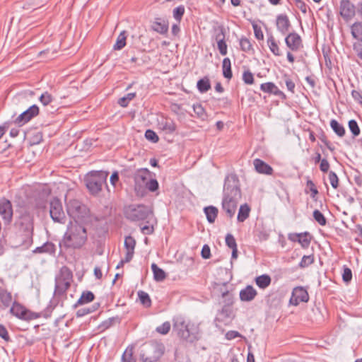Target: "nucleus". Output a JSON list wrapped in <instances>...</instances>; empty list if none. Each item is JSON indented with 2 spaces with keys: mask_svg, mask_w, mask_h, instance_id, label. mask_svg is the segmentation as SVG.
<instances>
[{
  "mask_svg": "<svg viewBox=\"0 0 362 362\" xmlns=\"http://www.w3.org/2000/svg\"><path fill=\"white\" fill-rule=\"evenodd\" d=\"M34 214L28 209L16 210L13 224V235L11 237L16 246L30 245L34 235Z\"/></svg>",
  "mask_w": 362,
  "mask_h": 362,
  "instance_id": "obj_1",
  "label": "nucleus"
},
{
  "mask_svg": "<svg viewBox=\"0 0 362 362\" xmlns=\"http://www.w3.org/2000/svg\"><path fill=\"white\" fill-rule=\"evenodd\" d=\"M241 198L242 192L238 175L235 173L227 175L224 180L221 207L228 218L234 216Z\"/></svg>",
  "mask_w": 362,
  "mask_h": 362,
  "instance_id": "obj_2",
  "label": "nucleus"
},
{
  "mask_svg": "<svg viewBox=\"0 0 362 362\" xmlns=\"http://www.w3.org/2000/svg\"><path fill=\"white\" fill-rule=\"evenodd\" d=\"M73 281V273L71 269L64 266L60 269L59 274L55 277V285L54 291V305H49L45 310L43 317L45 318L51 316V313L53 309L57 306L59 301H62L66 298V292L71 286Z\"/></svg>",
  "mask_w": 362,
  "mask_h": 362,
  "instance_id": "obj_3",
  "label": "nucleus"
},
{
  "mask_svg": "<svg viewBox=\"0 0 362 362\" xmlns=\"http://www.w3.org/2000/svg\"><path fill=\"white\" fill-rule=\"evenodd\" d=\"M88 240L87 230L85 226L77 221H70L66 230L59 242V246L65 249H81Z\"/></svg>",
  "mask_w": 362,
  "mask_h": 362,
  "instance_id": "obj_4",
  "label": "nucleus"
},
{
  "mask_svg": "<svg viewBox=\"0 0 362 362\" xmlns=\"http://www.w3.org/2000/svg\"><path fill=\"white\" fill-rule=\"evenodd\" d=\"M173 328L180 338L187 342L193 343L199 338L197 327L181 315L173 317Z\"/></svg>",
  "mask_w": 362,
  "mask_h": 362,
  "instance_id": "obj_5",
  "label": "nucleus"
},
{
  "mask_svg": "<svg viewBox=\"0 0 362 362\" xmlns=\"http://www.w3.org/2000/svg\"><path fill=\"white\" fill-rule=\"evenodd\" d=\"M108 175L109 172L103 170H93L86 175L84 182L92 195H98L102 191L103 185L107 187Z\"/></svg>",
  "mask_w": 362,
  "mask_h": 362,
  "instance_id": "obj_6",
  "label": "nucleus"
},
{
  "mask_svg": "<svg viewBox=\"0 0 362 362\" xmlns=\"http://www.w3.org/2000/svg\"><path fill=\"white\" fill-rule=\"evenodd\" d=\"M125 217L132 222L145 221L150 223L153 216V210L144 204H130L124 209Z\"/></svg>",
  "mask_w": 362,
  "mask_h": 362,
  "instance_id": "obj_7",
  "label": "nucleus"
},
{
  "mask_svg": "<svg viewBox=\"0 0 362 362\" xmlns=\"http://www.w3.org/2000/svg\"><path fill=\"white\" fill-rule=\"evenodd\" d=\"M164 346L158 342L149 343L144 347L140 354L143 362H158L164 354Z\"/></svg>",
  "mask_w": 362,
  "mask_h": 362,
  "instance_id": "obj_8",
  "label": "nucleus"
},
{
  "mask_svg": "<svg viewBox=\"0 0 362 362\" xmlns=\"http://www.w3.org/2000/svg\"><path fill=\"white\" fill-rule=\"evenodd\" d=\"M9 308L10 314L21 320L30 321L41 317L40 313L31 311L16 300Z\"/></svg>",
  "mask_w": 362,
  "mask_h": 362,
  "instance_id": "obj_9",
  "label": "nucleus"
},
{
  "mask_svg": "<svg viewBox=\"0 0 362 362\" xmlns=\"http://www.w3.org/2000/svg\"><path fill=\"white\" fill-rule=\"evenodd\" d=\"M49 215L54 222L64 223L66 215L63 209L61 200L57 197H53L49 201Z\"/></svg>",
  "mask_w": 362,
  "mask_h": 362,
  "instance_id": "obj_10",
  "label": "nucleus"
},
{
  "mask_svg": "<svg viewBox=\"0 0 362 362\" xmlns=\"http://www.w3.org/2000/svg\"><path fill=\"white\" fill-rule=\"evenodd\" d=\"M66 211L68 215L77 221L84 217L86 214V206L77 199H70L66 204Z\"/></svg>",
  "mask_w": 362,
  "mask_h": 362,
  "instance_id": "obj_11",
  "label": "nucleus"
},
{
  "mask_svg": "<svg viewBox=\"0 0 362 362\" xmlns=\"http://www.w3.org/2000/svg\"><path fill=\"white\" fill-rule=\"evenodd\" d=\"M0 216L5 226L11 223L13 217V205L11 202L5 197L0 199Z\"/></svg>",
  "mask_w": 362,
  "mask_h": 362,
  "instance_id": "obj_12",
  "label": "nucleus"
},
{
  "mask_svg": "<svg viewBox=\"0 0 362 362\" xmlns=\"http://www.w3.org/2000/svg\"><path fill=\"white\" fill-rule=\"evenodd\" d=\"M40 114V109L37 105H33L29 107L26 110L20 114L13 121L19 127L23 126L33 118Z\"/></svg>",
  "mask_w": 362,
  "mask_h": 362,
  "instance_id": "obj_13",
  "label": "nucleus"
},
{
  "mask_svg": "<svg viewBox=\"0 0 362 362\" xmlns=\"http://www.w3.org/2000/svg\"><path fill=\"white\" fill-rule=\"evenodd\" d=\"M286 35L285 43L290 51L296 52L303 47L302 38L296 32H290Z\"/></svg>",
  "mask_w": 362,
  "mask_h": 362,
  "instance_id": "obj_14",
  "label": "nucleus"
},
{
  "mask_svg": "<svg viewBox=\"0 0 362 362\" xmlns=\"http://www.w3.org/2000/svg\"><path fill=\"white\" fill-rule=\"evenodd\" d=\"M309 300V295L308 291L303 286H296L293 289L290 304L297 306L300 303H307Z\"/></svg>",
  "mask_w": 362,
  "mask_h": 362,
  "instance_id": "obj_15",
  "label": "nucleus"
},
{
  "mask_svg": "<svg viewBox=\"0 0 362 362\" xmlns=\"http://www.w3.org/2000/svg\"><path fill=\"white\" fill-rule=\"evenodd\" d=\"M340 15L346 21L351 20L356 14V7L350 0H341Z\"/></svg>",
  "mask_w": 362,
  "mask_h": 362,
  "instance_id": "obj_16",
  "label": "nucleus"
},
{
  "mask_svg": "<svg viewBox=\"0 0 362 362\" xmlns=\"http://www.w3.org/2000/svg\"><path fill=\"white\" fill-rule=\"evenodd\" d=\"M158 129L165 136H171L176 130L177 126L170 118H162L158 124Z\"/></svg>",
  "mask_w": 362,
  "mask_h": 362,
  "instance_id": "obj_17",
  "label": "nucleus"
},
{
  "mask_svg": "<svg viewBox=\"0 0 362 362\" xmlns=\"http://www.w3.org/2000/svg\"><path fill=\"white\" fill-rule=\"evenodd\" d=\"M276 26L277 30L283 35L289 33L291 28V23L286 14H279L276 18Z\"/></svg>",
  "mask_w": 362,
  "mask_h": 362,
  "instance_id": "obj_18",
  "label": "nucleus"
},
{
  "mask_svg": "<svg viewBox=\"0 0 362 362\" xmlns=\"http://www.w3.org/2000/svg\"><path fill=\"white\" fill-rule=\"evenodd\" d=\"M235 315L233 308H227L222 306L221 309L218 310L215 321L223 325H228L234 318Z\"/></svg>",
  "mask_w": 362,
  "mask_h": 362,
  "instance_id": "obj_19",
  "label": "nucleus"
},
{
  "mask_svg": "<svg viewBox=\"0 0 362 362\" xmlns=\"http://www.w3.org/2000/svg\"><path fill=\"white\" fill-rule=\"evenodd\" d=\"M13 296L6 288L0 286V310H5L13 303Z\"/></svg>",
  "mask_w": 362,
  "mask_h": 362,
  "instance_id": "obj_20",
  "label": "nucleus"
},
{
  "mask_svg": "<svg viewBox=\"0 0 362 362\" xmlns=\"http://www.w3.org/2000/svg\"><path fill=\"white\" fill-rule=\"evenodd\" d=\"M151 28L160 35H166L169 28L168 21L163 18H156Z\"/></svg>",
  "mask_w": 362,
  "mask_h": 362,
  "instance_id": "obj_21",
  "label": "nucleus"
},
{
  "mask_svg": "<svg viewBox=\"0 0 362 362\" xmlns=\"http://www.w3.org/2000/svg\"><path fill=\"white\" fill-rule=\"evenodd\" d=\"M260 90L264 93L273 94L280 97L281 99H286V96L284 92L280 90L279 88L273 82H267L260 85Z\"/></svg>",
  "mask_w": 362,
  "mask_h": 362,
  "instance_id": "obj_22",
  "label": "nucleus"
},
{
  "mask_svg": "<svg viewBox=\"0 0 362 362\" xmlns=\"http://www.w3.org/2000/svg\"><path fill=\"white\" fill-rule=\"evenodd\" d=\"M353 26H351V33L353 37L358 41L353 45L354 50L356 52L357 56L362 60V32Z\"/></svg>",
  "mask_w": 362,
  "mask_h": 362,
  "instance_id": "obj_23",
  "label": "nucleus"
},
{
  "mask_svg": "<svg viewBox=\"0 0 362 362\" xmlns=\"http://www.w3.org/2000/svg\"><path fill=\"white\" fill-rule=\"evenodd\" d=\"M257 296V291L251 285H247L245 288L240 290L239 293L240 299L243 302H250L253 300Z\"/></svg>",
  "mask_w": 362,
  "mask_h": 362,
  "instance_id": "obj_24",
  "label": "nucleus"
},
{
  "mask_svg": "<svg viewBox=\"0 0 362 362\" xmlns=\"http://www.w3.org/2000/svg\"><path fill=\"white\" fill-rule=\"evenodd\" d=\"M124 245L127 251L125 254V261H131L134 254L136 240L132 236L128 235L124 239Z\"/></svg>",
  "mask_w": 362,
  "mask_h": 362,
  "instance_id": "obj_25",
  "label": "nucleus"
},
{
  "mask_svg": "<svg viewBox=\"0 0 362 362\" xmlns=\"http://www.w3.org/2000/svg\"><path fill=\"white\" fill-rule=\"evenodd\" d=\"M253 164L256 171L260 174L271 175L274 172L273 168L269 164L259 158L255 159Z\"/></svg>",
  "mask_w": 362,
  "mask_h": 362,
  "instance_id": "obj_26",
  "label": "nucleus"
},
{
  "mask_svg": "<svg viewBox=\"0 0 362 362\" xmlns=\"http://www.w3.org/2000/svg\"><path fill=\"white\" fill-rule=\"evenodd\" d=\"M152 174L147 168H139L136 171L134 179L136 184L141 182L146 185V182L148 181V180L151 177Z\"/></svg>",
  "mask_w": 362,
  "mask_h": 362,
  "instance_id": "obj_27",
  "label": "nucleus"
},
{
  "mask_svg": "<svg viewBox=\"0 0 362 362\" xmlns=\"http://www.w3.org/2000/svg\"><path fill=\"white\" fill-rule=\"evenodd\" d=\"M228 282L218 283L213 282L211 284V293L216 296L223 297L227 296V293L230 292L227 288Z\"/></svg>",
  "mask_w": 362,
  "mask_h": 362,
  "instance_id": "obj_28",
  "label": "nucleus"
},
{
  "mask_svg": "<svg viewBox=\"0 0 362 362\" xmlns=\"http://www.w3.org/2000/svg\"><path fill=\"white\" fill-rule=\"evenodd\" d=\"M33 252V253H47L50 255H54L56 246L53 243L47 241L42 246L37 247Z\"/></svg>",
  "mask_w": 362,
  "mask_h": 362,
  "instance_id": "obj_29",
  "label": "nucleus"
},
{
  "mask_svg": "<svg viewBox=\"0 0 362 362\" xmlns=\"http://www.w3.org/2000/svg\"><path fill=\"white\" fill-rule=\"evenodd\" d=\"M95 299L94 293L90 291H84L82 292L77 302L74 305V308L90 303Z\"/></svg>",
  "mask_w": 362,
  "mask_h": 362,
  "instance_id": "obj_30",
  "label": "nucleus"
},
{
  "mask_svg": "<svg viewBox=\"0 0 362 362\" xmlns=\"http://www.w3.org/2000/svg\"><path fill=\"white\" fill-rule=\"evenodd\" d=\"M120 322L121 318L119 316L109 317L100 324L98 329H100L101 332H103L111 327L115 324H119Z\"/></svg>",
  "mask_w": 362,
  "mask_h": 362,
  "instance_id": "obj_31",
  "label": "nucleus"
},
{
  "mask_svg": "<svg viewBox=\"0 0 362 362\" xmlns=\"http://www.w3.org/2000/svg\"><path fill=\"white\" fill-rule=\"evenodd\" d=\"M222 71L224 78L230 80L233 77V72L231 69V62L228 57H226L222 62Z\"/></svg>",
  "mask_w": 362,
  "mask_h": 362,
  "instance_id": "obj_32",
  "label": "nucleus"
},
{
  "mask_svg": "<svg viewBox=\"0 0 362 362\" xmlns=\"http://www.w3.org/2000/svg\"><path fill=\"white\" fill-rule=\"evenodd\" d=\"M204 214L206 216L207 221L210 223H214L218 213V210L216 206H209L204 209Z\"/></svg>",
  "mask_w": 362,
  "mask_h": 362,
  "instance_id": "obj_33",
  "label": "nucleus"
},
{
  "mask_svg": "<svg viewBox=\"0 0 362 362\" xmlns=\"http://www.w3.org/2000/svg\"><path fill=\"white\" fill-rule=\"evenodd\" d=\"M240 49L248 54H254L255 49L250 39L246 37H241L240 39Z\"/></svg>",
  "mask_w": 362,
  "mask_h": 362,
  "instance_id": "obj_34",
  "label": "nucleus"
},
{
  "mask_svg": "<svg viewBox=\"0 0 362 362\" xmlns=\"http://www.w3.org/2000/svg\"><path fill=\"white\" fill-rule=\"evenodd\" d=\"M267 45L269 46L270 51L276 57H279L281 55V52L277 44V42L276 41L274 37L272 34L268 36Z\"/></svg>",
  "mask_w": 362,
  "mask_h": 362,
  "instance_id": "obj_35",
  "label": "nucleus"
},
{
  "mask_svg": "<svg viewBox=\"0 0 362 362\" xmlns=\"http://www.w3.org/2000/svg\"><path fill=\"white\" fill-rule=\"evenodd\" d=\"M330 127L333 132L339 136L343 137L346 134V130L344 127L340 124L337 120L332 119L330 121Z\"/></svg>",
  "mask_w": 362,
  "mask_h": 362,
  "instance_id": "obj_36",
  "label": "nucleus"
},
{
  "mask_svg": "<svg viewBox=\"0 0 362 362\" xmlns=\"http://www.w3.org/2000/svg\"><path fill=\"white\" fill-rule=\"evenodd\" d=\"M151 270L153 274V279L156 281H163L166 278V274L163 269L160 268L156 263L151 264Z\"/></svg>",
  "mask_w": 362,
  "mask_h": 362,
  "instance_id": "obj_37",
  "label": "nucleus"
},
{
  "mask_svg": "<svg viewBox=\"0 0 362 362\" xmlns=\"http://www.w3.org/2000/svg\"><path fill=\"white\" fill-rule=\"evenodd\" d=\"M255 281L259 288L264 289L270 285L272 279L268 274H262L257 276Z\"/></svg>",
  "mask_w": 362,
  "mask_h": 362,
  "instance_id": "obj_38",
  "label": "nucleus"
},
{
  "mask_svg": "<svg viewBox=\"0 0 362 362\" xmlns=\"http://www.w3.org/2000/svg\"><path fill=\"white\" fill-rule=\"evenodd\" d=\"M250 207L247 204L240 205L237 220L238 222H244L250 216Z\"/></svg>",
  "mask_w": 362,
  "mask_h": 362,
  "instance_id": "obj_39",
  "label": "nucleus"
},
{
  "mask_svg": "<svg viewBox=\"0 0 362 362\" xmlns=\"http://www.w3.org/2000/svg\"><path fill=\"white\" fill-rule=\"evenodd\" d=\"M197 88L202 93L207 92L211 88L209 78L207 76H204L199 79L197 83Z\"/></svg>",
  "mask_w": 362,
  "mask_h": 362,
  "instance_id": "obj_40",
  "label": "nucleus"
},
{
  "mask_svg": "<svg viewBox=\"0 0 362 362\" xmlns=\"http://www.w3.org/2000/svg\"><path fill=\"white\" fill-rule=\"evenodd\" d=\"M100 305V304L99 303H95L88 308L78 309L76 311V316L77 317H82L88 314L92 313L96 311L99 308Z\"/></svg>",
  "mask_w": 362,
  "mask_h": 362,
  "instance_id": "obj_41",
  "label": "nucleus"
},
{
  "mask_svg": "<svg viewBox=\"0 0 362 362\" xmlns=\"http://www.w3.org/2000/svg\"><path fill=\"white\" fill-rule=\"evenodd\" d=\"M126 40H127V32L122 31L119 33L118 35L116 42L113 46V49L115 50H121L122 48H124L126 45Z\"/></svg>",
  "mask_w": 362,
  "mask_h": 362,
  "instance_id": "obj_42",
  "label": "nucleus"
},
{
  "mask_svg": "<svg viewBox=\"0 0 362 362\" xmlns=\"http://www.w3.org/2000/svg\"><path fill=\"white\" fill-rule=\"evenodd\" d=\"M136 357L134 356V347L128 346L122 356V362H136Z\"/></svg>",
  "mask_w": 362,
  "mask_h": 362,
  "instance_id": "obj_43",
  "label": "nucleus"
},
{
  "mask_svg": "<svg viewBox=\"0 0 362 362\" xmlns=\"http://www.w3.org/2000/svg\"><path fill=\"white\" fill-rule=\"evenodd\" d=\"M300 237L299 238L298 243L300 244L303 249L308 248L312 240L311 235L308 232L300 233Z\"/></svg>",
  "mask_w": 362,
  "mask_h": 362,
  "instance_id": "obj_44",
  "label": "nucleus"
},
{
  "mask_svg": "<svg viewBox=\"0 0 362 362\" xmlns=\"http://www.w3.org/2000/svg\"><path fill=\"white\" fill-rule=\"evenodd\" d=\"M138 296H139L140 303L143 305L144 307L148 308L151 306L152 302H151V298L146 292H145L144 291H139Z\"/></svg>",
  "mask_w": 362,
  "mask_h": 362,
  "instance_id": "obj_45",
  "label": "nucleus"
},
{
  "mask_svg": "<svg viewBox=\"0 0 362 362\" xmlns=\"http://www.w3.org/2000/svg\"><path fill=\"white\" fill-rule=\"evenodd\" d=\"M214 30L216 42H218L219 40H226V30L223 25H220L214 28Z\"/></svg>",
  "mask_w": 362,
  "mask_h": 362,
  "instance_id": "obj_46",
  "label": "nucleus"
},
{
  "mask_svg": "<svg viewBox=\"0 0 362 362\" xmlns=\"http://www.w3.org/2000/svg\"><path fill=\"white\" fill-rule=\"evenodd\" d=\"M39 100L43 105L44 107L50 105L54 102V98L47 91L44 92L41 94L39 98Z\"/></svg>",
  "mask_w": 362,
  "mask_h": 362,
  "instance_id": "obj_47",
  "label": "nucleus"
},
{
  "mask_svg": "<svg viewBox=\"0 0 362 362\" xmlns=\"http://www.w3.org/2000/svg\"><path fill=\"white\" fill-rule=\"evenodd\" d=\"M315 262L314 255H304L303 256L300 262L298 264V267L300 269H304L313 264Z\"/></svg>",
  "mask_w": 362,
  "mask_h": 362,
  "instance_id": "obj_48",
  "label": "nucleus"
},
{
  "mask_svg": "<svg viewBox=\"0 0 362 362\" xmlns=\"http://www.w3.org/2000/svg\"><path fill=\"white\" fill-rule=\"evenodd\" d=\"M193 110H194V113L202 120H206L207 119V115L205 111V109L203 107V106L201 104L197 103V104L193 105Z\"/></svg>",
  "mask_w": 362,
  "mask_h": 362,
  "instance_id": "obj_49",
  "label": "nucleus"
},
{
  "mask_svg": "<svg viewBox=\"0 0 362 362\" xmlns=\"http://www.w3.org/2000/svg\"><path fill=\"white\" fill-rule=\"evenodd\" d=\"M348 126L350 132L352 134L353 138L359 136L361 130L357 122L355 119H351L348 122Z\"/></svg>",
  "mask_w": 362,
  "mask_h": 362,
  "instance_id": "obj_50",
  "label": "nucleus"
},
{
  "mask_svg": "<svg viewBox=\"0 0 362 362\" xmlns=\"http://www.w3.org/2000/svg\"><path fill=\"white\" fill-rule=\"evenodd\" d=\"M309 189L311 192L310 197L313 199H316V196L318 194L319 192L313 182V180L308 179L306 182V189H305V193H308L307 189Z\"/></svg>",
  "mask_w": 362,
  "mask_h": 362,
  "instance_id": "obj_51",
  "label": "nucleus"
},
{
  "mask_svg": "<svg viewBox=\"0 0 362 362\" xmlns=\"http://www.w3.org/2000/svg\"><path fill=\"white\" fill-rule=\"evenodd\" d=\"M136 97V93H129L121 98L118 100V104L122 107H126L128 106L129 102L132 100Z\"/></svg>",
  "mask_w": 362,
  "mask_h": 362,
  "instance_id": "obj_52",
  "label": "nucleus"
},
{
  "mask_svg": "<svg viewBox=\"0 0 362 362\" xmlns=\"http://www.w3.org/2000/svg\"><path fill=\"white\" fill-rule=\"evenodd\" d=\"M313 215L315 221L317 222L320 226H324L327 224V218L324 214L318 209L314 210Z\"/></svg>",
  "mask_w": 362,
  "mask_h": 362,
  "instance_id": "obj_53",
  "label": "nucleus"
},
{
  "mask_svg": "<svg viewBox=\"0 0 362 362\" xmlns=\"http://www.w3.org/2000/svg\"><path fill=\"white\" fill-rule=\"evenodd\" d=\"M146 188L151 192H155L159 189V184L156 179L151 177L145 185Z\"/></svg>",
  "mask_w": 362,
  "mask_h": 362,
  "instance_id": "obj_54",
  "label": "nucleus"
},
{
  "mask_svg": "<svg viewBox=\"0 0 362 362\" xmlns=\"http://www.w3.org/2000/svg\"><path fill=\"white\" fill-rule=\"evenodd\" d=\"M223 298V306L227 308H233L234 304V296L231 292H228L227 296L221 297Z\"/></svg>",
  "mask_w": 362,
  "mask_h": 362,
  "instance_id": "obj_55",
  "label": "nucleus"
},
{
  "mask_svg": "<svg viewBox=\"0 0 362 362\" xmlns=\"http://www.w3.org/2000/svg\"><path fill=\"white\" fill-rule=\"evenodd\" d=\"M185 13V6L182 5L178 6L173 9V17L177 21H180Z\"/></svg>",
  "mask_w": 362,
  "mask_h": 362,
  "instance_id": "obj_56",
  "label": "nucleus"
},
{
  "mask_svg": "<svg viewBox=\"0 0 362 362\" xmlns=\"http://www.w3.org/2000/svg\"><path fill=\"white\" fill-rule=\"evenodd\" d=\"M243 81L247 85L254 83L253 74L250 70L245 71L243 74Z\"/></svg>",
  "mask_w": 362,
  "mask_h": 362,
  "instance_id": "obj_57",
  "label": "nucleus"
},
{
  "mask_svg": "<svg viewBox=\"0 0 362 362\" xmlns=\"http://www.w3.org/2000/svg\"><path fill=\"white\" fill-rule=\"evenodd\" d=\"M328 177L332 187L334 189H337L339 187V177L337 174L333 171H329Z\"/></svg>",
  "mask_w": 362,
  "mask_h": 362,
  "instance_id": "obj_58",
  "label": "nucleus"
},
{
  "mask_svg": "<svg viewBox=\"0 0 362 362\" xmlns=\"http://www.w3.org/2000/svg\"><path fill=\"white\" fill-rule=\"evenodd\" d=\"M145 137L147 140L153 142V143H157L159 140V138L156 133L151 130V129H147L145 132Z\"/></svg>",
  "mask_w": 362,
  "mask_h": 362,
  "instance_id": "obj_59",
  "label": "nucleus"
},
{
  "mask_svg": "<svg viewBox=\"0 0 362 362\" xmlns=\"http://www.w3.org/2000/svg\"><path fill=\"white\" fill-rule=\"evenodd\" d=\"M216 43L219 53L223 56L226 55L228 53V45L226 40H219Z\"/></svg>",
  "mask_w": 362,
  "mask_h": 362,
  "instance_id": "obj_60",
  "label": "nucleus"
},
{
  "mask_svg": "<svg viewBox=\"0 0 362 362\" xmlns=\"http://www.w3.org/2000/svg\"><path fill=\"white\" fill-rule=\"evenodd\" d=\"M226 245L230 249L238 247L236 240L232 234L228 233L226 235Z\"/></svg>",
  "mask_w": 362,
  "mask_h": 362,
  "instance_id": "obj_61",
  "label": "nucleus"
},
{
  "mask_svg": "<svg viewBox=\"0 0 362 362\" xmlns=\"http://www.w3.org/2000/svg\"><path fill=\"white\" fill-rule=\"evenodd\" d=\"M352 279L351 269L346 266L344 267L342 279L345 283H349Z\"/></svg>",
  "mask_w": 362,
  "mask_h": 362,
  "instance_id": "obj_62",
  "label": "nucleus"
},
{
  "mask_svg": "<svg viewBox=\"0 0 362 362\" xmlns=\"http://www.w3.org/2000/svg\"><path fill=\"white\" fill-rule=\"evenodd\" d=\"M170 329V323L169 322H165L161 325L157 327L156 331L162 334H166Z\"/></svg>",
  "mask_w": 362,
  "mask_h": 362,
  "instance_id": "obj_63",
  "label": "nucleus"
},
{
  "mask_svg": "<svg viewBox=\"0 0 362 362\" xmlns=\"http://www.w3.org/2000/svg\"><path fill=\"white\" fill-rule=\"evenodd\" d=\"M0 337L6 342L11 341L7 329L2 324H0Z\"/></svg>",
  "mask_w": 362,
  "mask_h": 362,
  "instance_id": "obj_64",
  "label": "nucleus"
}]
</instances>
